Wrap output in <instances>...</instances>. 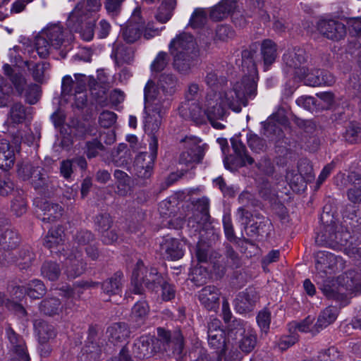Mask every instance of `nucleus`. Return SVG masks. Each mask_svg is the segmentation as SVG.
Segmentation results:
<instances>
[{
	"label": "nucleus",
	"instance_id": "nucleus-52",
	"mask_svg": "<svg viewBox=\"0 0 361 361\" xmlns=\"http://www.w3.org/2000/svg\"><path fill=\"white\" fill-rule=\"evenodd\" d=\"M316 98L310 96H302L296 100V104L298 106L309 111L319 110Z\"/></svg>",
	"mask_w": 361,
	"mask_h": 361
},
{
	"label": "nucleus",
	"instance_id": "nucleus-11",
	"mask_svg": "<svg viewBox=\"0 0 361 361\" xmlns=\"http://www.w3.org/2000/svg\"><path fill=\"white\" fill-rule=\"evenodd\" d=\"M6 333L10 344V352L13 359L17 361H30V357L23 338L16 334L10 326L6 328Z\"/></svg>",
	"mask_w": 361,
	"mask_h": 361
},
{
	"label": "nucleus",
	"instance_id": "nucleus-22",
	"mask_svg": "<svg viewBox=\"0 0 361 361\" xmlns=\"http://www.w3.org/2000/svg\"><path fill=\"white\" fill-rule=\"evenodd\" d=\"M307 54L305 50L301 47H293L287 50L283 54V63L295 72L301 68L302 64L307 61Z\"/></svg>",
	"mask_w": 361,
	"mask_h": 361
},
{
	"label": "nucleus",
	"instance_id": "nucleus-10",
	"mask_svg": "<svg viewBox=\"0 0 361 361\" xmlns=\"http://www.w3.org/2000/svg\"><path fill=\"white\" fill-rule=\"evenodd\" d=\"M102 7L100 0H86L79 2L68 17V25L71 23L82 21L93 13L98 12Z\"/></svg>",
	"mask_w": 361,
	"mask_h": 361
},
{
	"label": "nucleus",
	"instance_id": "nucleus-14",
	"mask_svg": "<svg viewBox=\"0 0 361 361\" xmlns=\"http://www.w3.org/2000/svg\"><path fill=\"white\" fill-rule=\"evenodd\" d=\"M183 142L186 151L180 154V162L186 165L200 162L204 156V149L199 145L200 140L196 137H185Z\"/></svg>",
	"mask_w": 361,
	"mask_h": 361
},
{
	"label": "nucleus",
	"instance_id": "nucleus-15",
	"mask_svg": "<svg viewBox=\"0 0 361 361\" xmlns=\"http://www.w3.org/2000/svg\"><path fill=\"white\" fill-rule=\"evenodd\" d=\"M317 30L322 35L333 40H340L346 34L345 25L334 20H320L317 23Z\"/></svg>",
	"mask_w": 361,
	"mask_h": 361
},
{
	"label": "nucleus",
	"instance_id": "nucleus-53",
	"mask_svg": "<svg viewBox=\"0 0 361 361\" xmlns=\"http://www.w3.org/2000/svg\"><path fill=\"white\" fill-rule=\"evenodd\" d=\"M116 114L113 111H104L99 117V123L104 128L111 127L116 121Z\"/></svg>",
	"mask_w": 361,
	"mask_h": 361
},
{
	"label": "nucleus",
	"instance_id": "nucleus-2",
	"mask_svg": "<svg viewBox=\"0 0 361 361\" xmlns=\"http://www.w3.org/2000/svg\"><path fill=\"white\" fill-rule=\"evenodd\" d=\"M315 279L323 293L329 298L343 302L347 294L357 292L361 288V274L355 270L339 276L336 281L331 276L342 271L345 260L334 254L319 251L315 256Z\"/></svg>",
	"mask_w": 361,
	"mask_h": 361
},
{
	"label": "nucleus",
	"instance_id": "nucleus-7",
	"mask_svg": "<svg viewBox=\"0 0 361 361\" xmlns=\"http://www.w3.org/2000/svg\"><path fill=\"white\" fill-rule=\"evenodd\" d=\"M144 26V20L141 9L137 7L133 12L127 24L123 27L121 35L125 42L129 44L137 42L142 35L141 27Z\"/></svg>",
	"mask_w": 361,
	"mask_h": 361
},
{
	"label": "nucleus",
	"instance_id": "nucleus-47",
	"mask_svg": "<svg viewBox=\"0 0 361 361\" xmlns=\"http://www.w3.org/2000/svg\"><path fill=\"white\" fill-rule=\"evenodd\" d=\"M257 338L254 331H248L247 334L240 338L239 347L243 351L250 353L255 348Z\"/></svg>",
	"mask_w": 361,
	"mask_h": 361
},
{
	"label": "nucleus",
	"instance_id": "nucleus-12",
	"mask_svg": "<svg viewBox=\"0 0 361 361\" xmlns=\"http://www.w3.org/2000/svg\"><path fill=\"white\" fill-rule=\"evenodd\" d=\"M66 255L63 266L67 276L74 279L83 274L86 264L82 259L81 252L77 248H73Z\"/></svg>",
	"mask_w": 361,
	"mask_h": 361
},
{
	"label": "nucleus",
	"instance_id": "nucleus-33",
	"mask_svg": "<svg viewBox=\"0 0 361 361\" xmlns=\"http://www.w3.org/2000/svg\"><path fill=\"white\" fill-rule=\"evenodd\" d=\"M113 54L118 64L130 63L134 58V50L131 47L118 44L115 47Z\"/></svg>",
	"mask_w": 361,
	"mask_h": 361
},
{
	"label": "nucleus",
	"instance_id": "nucleus-32",
	"mask_svg": "<svg viewBox=\"0 0 361 361\" xmlns=\"http://www.w3.org/2000/svg\"><path fill=\"white\" fill-rule=\"evenodd\" d=\"M123 274L117 272L112 276L105 280L102 283L103 292L109 295H117L120 293L122 286Z\"/></svg>",
	"mask_w": 361,
	"mask_h": 361
},
{
	"label": "nucleus",
	"instance_id": "nucleus-5",
	"mask_svg": "<svg viewBox=\"0 0 361 361\" xmlns=\"http://www.w3.org/2000/svg\"><path fill=\"white\" fill-rule=\"evenodd\" d=\"M286 180L293 191L300 192L305 188V182H311L314 178L313 169L309 161H301L298 165V171H288Z\"/></svg>",
	"mask_w": 361,
	"mask_h": 361
},
{
	"label": "nucleus",
	"instance_id": "nucleus-57",
	"mask_svg": "<svg viewBox=\"0 0 361 361\" xmlns=\"http://www.w3.org/2000/svg\"><path fill=\"white\" fill-rule=\"evenodd\" d=\"M40 97V87L37 85H30L28 86L25 93V98L30 104H35Z\"/></svg>",
	"mask_w": 361,
	"mask_h": 361
},
{
	"label": "nucleus",
	"instance_id": "nucleus-40",
	"mask_svg": "<svg viewBox=\"0 0 361 361\" xmlns=\"http://www.w3.org/2000/svg\"><path fill=\"white\" fill-rule=\"evenodd\" d=\"M231 145L236 156L240 159L241 165L252 164L254 159L246 154L245 147L237 138H232L231 140Z\"/></svg>",
	"mask_w": 361,
	"mask_h": 361
},
{
	"label": "nucleus",
	"instance_id": "nucleus-4",
	"mask_svg": "<svg viewBox=\"0 0 361 361\" xmlns=\"http://www.w3.org/2000/svg\"><path fill=\"white\" fill-rule=\"evenodd\" d=\"M161 276L154 268L147 269L142 261L139 260L133 272L132 292L135 294H142L143 292L142 283L149 288L154 290L157 284L161 282Z\"/></svg>",
	"mask_w": 361,
	"mask_h": 361
},
{
	"label": "nucleus",
	"instance_id": "nucleus-36",
	"mask_svg": "<svg viewBox=\"0 0 361 361\" xmlns=\"http://www.w3.org/2000/svg\"><path fill=\"white\" fill-rule=\"evenodd\" d=\"M176 5V0H164L158 9L157 20L161 23H166L171 18Z\"/></svg>",
	"mask_w": 361,
	"mask_h": 361
},
{
	"label": "nucleus",
	"instance_id": "nucleus-55",
	"mask_svg": "<svg viewBox=\"0 0 361 361\" xmlns=\"http://www.w3.org/2000/svg\"><path fill=\"white\" fill-rule=\"evenodd\" d=\"M28 69L32 71V77L36 81H41L43 78L45 63L31 64L28 61L25 62Z\"/></svg>",
	"mask_w": 361,
	"mask_h": 361
},
{
	"label": "nucleus",
	"instance_id": "nucleus-59",
	"mask_svg": "<svg viewBox=\"0 0 361 361\" xmlns=\"http://www.w3.org/2000/svg\"><path fill=\"white\" fill-rule=\"evenodd\" d=\"M346 23L351 35L355 36L361 35V17L349 18Z\"/></svg>",
	"mask_w": 361,
	"mask_h": 361
},
{
	"label": "nucleus",
	"instance_id": "nucleus-24",
	"mask_svg": "<svg viewBox=\"0 0 361 361\" xmlns=\"http://www.w3.org/2000/svg\"><path fill=\"white\" fill-rule=\"evenodd\" d=\"M348 180L351 185L347 192L348 200L353 203L361 204V175L351 172L348 176Z\"/></svg>",
	"mask_w": 361,
	"mask_h": 361
},
{
	"label": "nucleus",
	"instance_id": "nucleus-41",
	"mask_svg": "<svg viewBox=\"0 0 361 361\" xmlns=\"http://www.w3.org/2000/svg\"><path fill=\"white\" fill-rule=\"evenodd\" d=\"M318 71L317 70H310L309 68L302 66L301 68L298 69L295 72V74L298 76L301 80L305 81V83L310 85V86H319V84L314 83V80H317L319 79Z\"/></svg>",
	"mask_w": 361,
	"mask_h": 361
},
{
	"label": "nucleus",
	"instance_id": "nucleus-43",
	"mask_svg": "<svg viewBox=\"0 0 361 361\" xmlns=\"http://www.w3.org/2000/svg\"><path fill=\"white\" fill-rule=\"evenodd\" d=\"M46 293L44 283L38 279L31 281L27 285V295L32 299H38Z\"/></svg>",
	"mask_w": 361,
	"mask_h": 361
},
{
	"label": "nucleus",
	"instance_id": "nucleus-18",
	"mask_svg": "<svg viewBox=\"0 0 361 361\" xmlns=\"http://www.w3.org/2000/svg\"><path fill=\"white\" fill-rule=\"evenodd\" d=\"M236 0H221L209 10V17L212 20L220 21L227 18L238 8Z\"/></svg>",
	"mask_w": 361,
	"mask_h": 361
},
{
	"label": "nucleus",
	"instance_id": "nucleus-48",
	"mask_svg": "<svg viewBox=\"0 0 361 361\" xmlns=\"http://www.w3.org/2000/svg\"><path fill=\"white\" fill-rule=\"evenodd\" d=\"M344 137L350 143H360L361 127L358 124L350 123L346 128Z\"/></svg>",
	"mask_w": 361,
	"mask_h": 361
},
{
	"label": "nucleus",
	"instance_id": "nucleus-9",
	"mask_svg": "<svg viewBox=\"0 0 361 361\" xmlns=\"http://www.w3.org/2000/svg\"><path fill=\"white\" fill-rule=\"evenodd\" d=\"M158 338H155V345L161 343V350H172L174 354H180L183 348V337L179 331H175L173 337L164 329H157Z\"/></svg>",
	"mask_w": 361,
	"mask_h": 361
},
{
	"label": "nucleus",
	"instance_id": "nucleus-46",
	"mask_svg": "<svg viewBox=\"0 0 361 361\" xmlns=\"http://www.w3.org/2000/svg\"><path fill=\"white\" fill-rule=\"evenodd\" d=\"M60 274V268L56 262H47L42 267V275L50 281L58 279Z\"/></svg>",
	"mask_w": 361,
	"mask_h": 361
},
{
	"label": "nucleus",
	"instance_id": "nucleus-35",
	"mask_svg": "<svg viewBox=\"0 0 361 361\" xmlns=\"http://www.w3.org/2000/svg\"><path fill=\"white\" fill-rule=\"evenodd\" d=\"M63 229L61 227L51 228L49 231L44 240V245L54 252V249L60 246L63 241Z\"/></svg>",
	"mask_w": 361,
	"mask_h": 361
},
{
	"label": "nucleus",
	"instance_id": "nucleus-3",
	"mask_svg": "<svg viewBox=\"0 0 361 361\" xmlns=\"http://www.w3.org/2000/svg\"><path fill=\"white\" fill-rule=\"evenodd\" d=\"M145 109L146 116L145 118V130L152 135V137L160 128L162 118L165 110L169 106V102L166 98H162L159 92H157L154 87L152 80H149L145 87Z\"/></svg>",
	"mask_w": 361,
	"mask_h": 361
},
{
	"label": "nucleus",
	"instance_id": "nucleus-1",
	"mask_svg": "<svg viewBox=\"0 0 361 361\" xmlns=\"http://www.w3.org/2000/svg\"><path fill=\"white\" fill-rule=\"evenodd\" d=\"M257 44H252L242 52L243 66H247L248 75L235 83L232 89L208 94L202 106L186 101L179 106V114L199 124L208 120L214 128L223 129L224 126L219 121L224 120L227 108L240 112L241 106L247 105V99H252L257 94Z\"/></svg>",
	"mask_w": 361,
	"mask_h": 361
},
{
	"label": "nucleus",
	"instance_id": "nucleus-49",
	"mask_svg": "<svg viewBox=\"0 0 361 361\" xmlns=\"http://www.w3.org/2000/svg\"><path fill=\"white\" fill-rule=\"evenodd\" d=\"M207 20V13L203 8H196L190 19V25L193 28L203 26Z\"/></svg>",
	"mask_w": 361,
	"mask_h": 361
},
{
	"label": "nucleus",
	"instance_id": "nucleus-30",
	"mask_svg": "<svg viewBox=\"0 0 361 361\" xmlns=\"http://www.w3.org/2000/svg\"><path fill=\"white\" fill-rule=\"evenodd\" d=\"M174 57L173 66L181 73H188L196 65V54L173 55Z\"/></svg>",
	"mask_w": 361,
	"mask_h": 361
},
{
	"label": "nucleus",
	"instance_id": "nucleus-27",
	"mask_svg": "<svg viewBox=\"0 0 361 361\" xmlns=\"http://www.w3.org/2000/svg\"><path fill=\"white\" fill-rule=\"evenodd\" d=\"M34 326L41 345L47 343L56 336L54 327L42 320H36Z\"/></svg>",
	"mask_w": 361,
	"mask_h": 361
},
{
	"label": "nucleus",
	"instance_id": "nucleus-21",
	"mask_svg": "<svg viewBox=\"0 0 361 361\" xmlns=\"http://www.w3.org/2000/svg\"><path fill=\"white\" fill-rule=\"evenodd\" d=\"M161 255L171 260H177L183 256V250L180 243L172 238H164L160 243Z\"/></svg>",
	"mask_w": 361,
	"mask_h": 361
},
{
	"label": "nucleus",
	"instance_id": "nucleus-29",
	"mask_svg": "<svg viewBox=\"0 0 361 361\" xmlns=\"http://www.w3.org/2000/svg\"><path fill=\"white\" fill-rule=\"evenodd\" d=\"M15 154L6 140H0V168L8 170L14 164Z\"/></svg>",
	"mask_w": 361,
	"mask_h": 361
},
{
	"label": "nucleus",
	"instance_id": "nucleus-20",
	"mask_svg": "<svg viewBox=\"0 0 361 361\" xmlns=\"http://www.w3.org/2000/svg\"><path fill=\"white\" fill-rule=\"evenodd\" d=\"M258 300L257 292L253 288H247L240 293L235 300V307L239 313L251 311Z\"/></svg>",
	"mask_w": 361,
	"mask_h": 361
},
{
	"label": "nucleus",
	"instance_id": "nucleus-60",
	"mask_svg": "<svg viewBox=\"0 0 361 361\" xmlns=\"http://www.w3.org/2000/svg\"><path fill=\"white\" fill-rule=\"evenodd\" d=\"M317 73H319V79H317V80H316V84H319V86H331L335 82V78L330 73L322 70L318 71Z\"/></svg>",
	"mask_w": 361,
	"mask_h": 361
},
{
	"label": "nucleus",
	"instance_id": "nucleus-51",
	"mask_svg": "<svg viewBox=\"0 0 361 361\" xmlns=\"http://www.w3.org/2000/svg\"><path fill=\"white\" fill-rule=\"evenodd\" d=\"M149 312V306L145 301H139L132 309V317L136 320L142 319Z\"/></svg>",
	"mask_w": 361,
	"mask_h": 361
},
{
	"label": "nucleus",
	"instance_id": "nucleus-50",
	"mask_svg": "<svg viewBox=\"0 0 361 361\" xmlns=\"http://www.w3.org/2000/svg\"><path fill=\"white\" fill-rule=\"evenodd\" d=\"M169 57L167 53L160 51L151 64V70L152 72H161L169 64Z\"/></svg>",
	"mask_w": 361,
	"mask_h": 361
},
{
	"label": "nucleus",
	"instance_id": "nucleus-6",
	"mask_svg": "<svg viewBox=\"0 0 361 361\" xmlns=\"http://www.w3.org/2000/svg\"><path fill=\"white\" fill-rule=\"evenodd\" d=\"M157 137H153L152 142L149 143L151 154L141 153L136 157L134 169L138 178H148L152 175L154 159L157 157Z\"/></svg>",
	"mask_w": 361,
	"mask_h": 361
},
{
	"label": "nucleus",
	"instance_id": "nucleus-63",
	"mask_svg": "<svg viewBox=\"0 0 361 361\" xmlns=\"http://www.w3.org/2000/svg\"><path fill=\"white\" fill-rule=\"evenodd\" d=\"M33 259L34 255L27 250L20 255V257L15 262L20 269H25L31 264Z\"/></svg>",
	"mask_w": 361,
	"mask_h": 361
},
{
	"label": "nucleus",
	"instance_id": "nucleus-39",
	"mask_svg": "<svg viewBox=\"0 0 361 361\" xmlns=\"http://www.w3.org/2000/svg\"><path fill=\"white\" fill-rule=\"evenodd\" d=\"M27 116L25 108L20 103H16L12 105L8 118V122L12 124L23 123Z\"/></svg>",
	"mask_w": 361,
	"mask_h": 361
},
{
	"label": "nucleus",
	"instance_id": "nucleus-28",
	"mask_svg": "<svg viewBox=\"0 0 361 361\" xmlns=\"http://www.w3.org/2000/svg\"><path fill=\"white\" fill-rule=\"evenodd\" d=\"M129 330L124 323H116L107 329L109 339L111 343H118L125 341L129 336Z\"/></svg>",
	"mask_w": 361,
	"mask_h": 361
},
{
	"label": "nucleus",
	"instance_id": "nucleus-42",
	"mask_svg": "<svg viewBox=\"0 0 361 361\" xmlns=\"http://www.w3.org/2000/svg\"><path fill=\"white\" fill-rule=\"evenodd\" d=\"M43 221H53L59 219L63 214L62 207L58 204L47 203L44 207Z\"/></svg>",
	"mask_w": 361,
	"mask_h": 361
},
{
	"label": "nucleus",
	"instance_id": "nucleus-45",
	"mask_svg": "<svg viewBox=\"0 0 361 361\" xmlns=\"http://www.w3.org/2000/svg\"><path fill=\"white\" fill-rule=\"evenodd\" d=\"M52 47L44 34L41 32L35 39V49L41 58H45L49 54L50 47Z\"/></svg>",
	"mask_w": 361,
	"mask_h": 361
},
{
	"label": "nucleus",
	"instance_id": "nucleus-23",
	"mask_svg": "<svg viewBox=\"0 0 361 361\" xmlns=\"http://www.w3.org/2000/svg\"><path fill=\"white\" fill-rule=\"evenodd\" d=\"M152 82L154 84L153 81ZM176 85L177 80L174 75L163 74L159 79V87H156L155 85H154V87L157 90V93L159 92L162 98H166L169 102V97L176 92Z\"/></svg>",
	"mask_w": 361,
	"mask_h": 361
},
{
	"label": "nucleus",
	"instance_id": "nucleus-61",
	"mask_svg": "<svg viewBox=\"0 0 361 361\" xmlns=\"http://www.w3.org/2000/svg\"><path fill=\"white\" fill-rule=\"evenodd\" d=\"M125 0H106L105 3V8L109 14L112 16H117L120 11L122 3Z\"/></svg>",
	"mask_w": 361,
	"mask_h": 361
},
{
	"label": "nucleus",
	"instance_id": "nucleus-34",
	"mask_svg": "<svg viewBox=\"0 0 361 361\" xmlns=\"http://www.w3.org/2000/svg\"><path fill=\"white\" fill-rule=\"evenodd\" d=\"M228 328V336L235 339L243 337L248 331L252 330L247 322L237 319H233Z\"/></svg>",
	"mask_w": 361,
	"mask_h": 361
},
{
	"label": "nucleus",
	"instance_id": "nucleus-26",
	"mask_svg": "<svg viewBox=\"0 0 361 361\" xmlns=\"http://www.w3.org/2000/svg\"><path fill=\"white\" fill-rule=\"evenodd\" d=\"M52 47L58 49L64 40L63 27L59 24L48 25L42 31Z\"/></svg>",
	"mask_w": 361,
	"mask_h": 361
},
{
	"label": "nucleus",
	"instance_id": "nucleus-16",
	"mask_svg": "<svg viewBox=\"0 0 361 361\" xmlns=\"http://www.w3.org/2000/svg\"><path fill=\"white\" fill-rule=\"evenodd\" d=\"M155 338L151 336H142L133 345V353L142 359L152 356L154 353L161 350V345H155Z\"/></svg>",
	"mask_w": 361,
	"mask_h": 361
},
{
	"label": "nucleus",
	"instance_id": "nucleus-58",
	"mask_svg": "<svg viewBox=\"0 0 361 361\" xmlns=\"http://www.w3.org/2000/svg\"><path fill=\"white\" fill-rule=\"evenodd\" d=\"M204 81L208 86L212 87L224 82V78L219 75L217 71L212 70L207 73Z\"/></svg>",
	"mask_w": 361,
	"mask_h": 361
},
{
	"label": "nucleus",
	"instance_id": "nucleus-44",
	"mask_svg": "<svg viewBox=\"0 0 361 361\" xmlns=\"http://www.w3.org/2000/svg\"><path fill=\"white\" fill-rule=\"evenodd\" d=\"M190 278L196 286H201L209 278V274L206 267L199 265L191 270Z\"/></svg>",
	"mask_w": 361,
	"mask_h": 361
},
{
	"label": "nucleus",
	"instance_id": "nucleus-38",
	"mask_svg": "<svg viewBox=\"0 0 361 361\" xmlns=\"http://www.w3.org/2000/svg\"><path fill=\"white\" fill-rule=\"evenodd\" d=\"M19 238L16 233L8 228H0V245L4 249H12L18 245Z\"/></svg>",
	"mask_w": 361,
	"mask_h": 361
},
{
	"label": "nucleus",
	"instance_id": "nucleus-37",
	"mask_svg": "<svg viewBox=\"0 0 361 361\" xmlns=\"http://www.w3.org/2000/svg\"><path fill=\"white\" fill-rule=\"evenodd\" d=\"M39 309L44 314L52 316L59 314L62 310V306L58 298H49L41 302Z\"/></svg>",
	"mask_w": 361,
	"mask_h": 361
},
{
	"label": "nucleus",
	"instance_id": "nucleus-17",
	"mask_svg": "<svg viewBox=\"0 0 361 361\" xmlns=\"http://www.w3.org/2000/svg\"><path fill=\"white\" fill-rule=\"evenodd\" d=\"M343 235L337 232L334 225H328L325 227V231L316 237V242L329 246L334 249H337L340 245H344L346 241L343 239Z\"/></svg>",
	"mask_w": 361,
	"mask_h": 361
},
{
	"label": "nucleus",
	"instance_id": "nucleus-8",
	"mask_svg": "<svg viewBox=\"0 0 361 361\" xmlns=\"http://www.w3.org/2000/svg\"><path fill=\"white\" fill-rule=\"evenodd\" d=\"M221 322L218 319H212L208 324V343L221 355L226 349V334L221 327Z\"/></svg>",
	"mask_w": 361,
	"mask_h": 361
},
{
	"label": "nucleus",
	"instance_id": "nucleus-31",
	"mask_svg": "<svg viewBox=\"0 0 361 361\" xmlns=\"http://www.w3.org/2000/svg\"><path fill=\"white\" fill-rule=\"evenodd\" d=\"M260 49L264 66H268L272 64L277 56V47L275 42L271 39H264L261 43Z\"/></svg>",
	"mask_w": 361,
	"mask_h": 361
},
{
	"label": "nucleus",
	"instance_id": "nucleus-13",
	"mask_svg": "<svg viewBox=\"0 0 361 361\" xmlns=\"http://www.w3.org/2000/svg\"><path fill=\"white\" fill-rule=\"evenodd\" d=\"M169 50L172 55L196 54V42L191 35L182 33L171 41Z\"/></svg>",
	"mask_w": 361,
	"mask_h": 361
},
{
	"label": "nucleus",
	"instance_id": "nucleus-25",
	"mask_svg": "<svg viewBox=\"0 0 361 361\" xmlns=\"http://www.w3.org/2000/svg\"><path fill=\"white\" fill-rule=\"evenodd\" d=\"M338 314V310L334 306L325 308L319 314L315 324V331L319 332L335 322Z\"/></svg>",
	"mask_w": 361,
	"mask_h": 361
},
{
	"label": "nucleus",
	"instance_id": "nucleus-64",
	"mask_svg": "<svg viewBox=\"0 0 361 361\" xmlns=\"http://www.w3.org/2000/svg\"><path fill=\"white\" fill-rule=\"evenodd\" d=\"M340 357V353L334 347L329 348L320 355L322 361H338Z\"/></svg>",
	"mask_w": 361,
	"mask_h": 361
},
{
	"label": "nucleus",
	"instance_id": "nucleus-56",
	"mask_svg": "<svg viewBox=\"0 0 361 361\" xmlns=\"http://www.w3.org/2000/svg\"><path fill=\"white\" fill-rule=\"evenodd\" d=\"M257 322L261 330L267 333L271 322L270 312L267 310L259 312L257 317Z\"/></svg>",
	"mask_w": 361,
	"mask_h": 361
},
{
	"label": "nucleus",
	"instance_id": "nucleus-19",
	"mask_svg": "<svg viewBox=\"0 0 361 361\" xmlns=\"http://www.w3.org/2000/svg\"><path fill=\"white\" fill-rule=\"evenodd\" d=\"M221 292L214 286H207L199 291L200 303L209 310H215L219 306Z\"/></svg>",
	"mask_w": 361,
	"mask_h": 361
},
{
	"label": "nucleus",
	"instance_id": "nucleus-62",
	"mask_svg": "<svg viewBox=\"0 0 361 361\" xmlns=\"http://www.w3.org/2000/svg\"><path fill=\"white\" fill-rule=\"evenodd\" d=\"M11 81L18 94L21 95L26 85L25 78L21 74L16 73L11 78Z\"/></svg>",
	"mask_w": 361,
	"mask_h": 361
},
{
	"label": "nucleus",
	"instance_id": "nucleus-54",
	"mask_svg": "<svg viewBox=\"0 0 361 361\" xmlns=\"http://www.w3.org/2000/svg\"><path fill=\"white\" fill-rule=\"evenodd\" d=\"M319 110L328 109L334 102L333 94L329 92H321L317 94Z\"/></svg>",
	"mask_w": 361,
	"mask_h": 361
}]
</instances>
